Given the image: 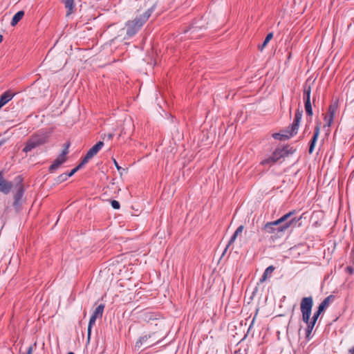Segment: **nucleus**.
<instances>
[{
	"label": "nucleus",
	"instance_id": "30",
	"mask_svg": "<svg viewBox=\"0 0 354 354\" xmlns=\"http://www.w3.org/2000/svg\"><path fill=\"white\" fill-rule=\"evenodd\" d=\"M68 178V176L66 175V173L62 174L57 177L55 179V181L57 183H61L65 180H66Z\"/></svg>",
	"mask_w": 354,
	"mask_h": 354
},
{
	"label": "nucleus",
	"instance_id": "20",
	"mask_svg": "<svg viewBox=\"0 0 354 354\" xmlns=\"http://www.w3.org/2000/svg\"><path fill=\"white\" fill-rule=\"evenodd\" d=\"M284 132L286 133H274L272 134V137L276 140H285L289 139L292 136H290V133H286L285 131Z\"/></svg>",
	"mask_w": 354,
	"mask_h": 354
},
{
	"label": "nucleus",
	"instance_id": "19",
	"mask_svg": "<svg viewBox=\"0 0 354 354\" xmlns=\"http://www.w3.org/2000/svg\"><path fill=\"white\" fill-rule=\"evenodd\" d=\"M271 156L272 159H274V161L277 162L279 159L284 157V152H283L281 148H277L274 150Z\"/></svg>",
	"mask_w": 354,
	"mask_h": 354
},
{
	"label": "nucleus",
	"instance_id": "21",
	"mask_svg": "<svg viewBox=\"0 0 354 354\" xmlns=\"http://www.w3.org/2000/svg\"><path fill=\"white\" fill-rule=\"evenodd\" d=\"M64 6L68 9L66 15L72 13L74 8V0H64Z\"/></svg>",
	"mask_w": 354,
	"mask_h": 354
},
{
	"label": "nucleus",
	"instance_id": "46",
	"mask_svg": "<svg viewBox=\"0 0 354 354\" xmlns=\"http://www.w3.org/2000/svg\"><path fill=\"white\" fill-rule=\"evenodd\" d=\"M67 354H74L73 352H69Z\"/></svg>",
	"mask_w": 354,
	"mask_h": 354
},
{
	"label": "nucleus",
	"instance_id": "7",
	"mask_svg": "<svg viewBox=\"0 0 354 354\" xmlns=\"http://www.w3.org/2000/svg\"><path fill=\"white\" fill-rule=\"evenodd\" d=\"M352 81H353V78L350 79L348 81V82L346 83V84L344 88V92L345 93V94L346 95V103L347 104H348V103L351 104L353 102V93L354 88L353 86Z\"/></svg>",
	"mask_w": 354,
	"mask_h": 354
},
{
	"label": "nucleus",
	"instance_id": "11",
	"mask_svg": "<svg viewBox=\"0 0 354 354\" xmlns=\"http://www.w3.org/2000/svg\"><path fill=\"white\" fill-rule=\"evenodd\" d=\"M320 131V127L319 124L316 125L314 131L313 136L310 142V146H309V153H312L314 151V148L315 146V144L317 142L318 136L319 135Z\"/></svg>",
	"mask_w": 354,
	"mask_h": 354
},
{
	"label": "nucleus",
	"instance_id": "6",
	"mask_svg": "<svg viewBox=\"0 0 354 354\" xmlns=\"http://www.w3.org/2000/svg\"><path fill=\"white\" fill-rule=\"evenodd\" d=\"M24 193V189L23 186L19 183L17 185V191L16 193L14 195V202H13V206L16 209H18L20 208L22 204V197Z\"/></svg>",
	"mask_w": 354,
	"mask_h": 354
},
{
	"label": "nucleus",
	"instance_id": "41",
	"mask_svg": "<svg viewBox=\"0 0 354 354\" xmlns=\"http://www.w3.org/2000/svg\"><path fill=\"white\" fill-rule=\"evenodd\" d=\"M348 352H349L351 354H354V346H353V347H351V348H349Z\"/></svg>",
	"mask_w": 354,
	"mask_h": 354
},
{
	"label": "nucleus",
	"instance_id": "8",
	"mask_svg": "<svg viewBox=\"0 0 354 354\" xmlns=\"http://www.w3.org/2000/svg\"><path fill=\"white\" fill-rule=\"evenodd\" d=\"M151 337V335H144V336L141 337L136 343V345H135L136 348L139 349L143 345H145L146 348H148L158 342V341H156L155 342H148V339H150Z\"/></svg>",
	"mask_w": 354,
	"mask_h": 354
},
{
	"label": "nucleus",
	"instance_id": "45",
	"mask_svg": "<svg viewBox=\"0 0 354 354\" xmlns=\"http://www.w3.org/2000/svg\"><path fill=\"white\" fill-rule=\"evenodd\" d=\"M354 252V248H353L351 250V254H352Z\"/></svg>",
	"mask_w": 354,
	"mask_h": 354
},
{
	"label": "nucleus",
	"instance_id": "28",
	"mask_svg": "<svg viewBox=\"0 0 354 354\" xmlns=\"http://www.w3.org/2000/svg\"><path fill=\"white\" fill-rule=\"evenodd\" d=\"M283 152H284V157L289 156L290 154H292L295 149L293 147H290V146H286L281 149Z\"/></svg>",
	"mask_w": 354,
	"mask_h": 354
},
{
	"label": "nucleus",
	"instance_id": "12",
	"mask_svg": "<svg viewBox=\"0 0 354 354\" xmlns=\"http://www.w3.org/2000/svg\"><path fill=\"white\" fill-rule=\"evenodd\" d=\"M243 225H240L238 227V228L236 230V231L234 232V233L233 234V235L232 236V237L230 238L227 245H226L225 248V250L223 252V255L225 254V252L227 251V250L228 249V248L235 241L236 237L241 234L243 230Z\"/></svg>",
	"mask_w": 354,
	"mask_h": 354
},
{
	"label": "nucleus",
	"instance_id": "16",
	"mask_svg": "<svg viewBox=\"0 0 354 354\" xmlns=\"http://www.w3.org/2000/svg\"><path fill=\"white\" fill-rule=\"evenodd\" d=\"M275 270V267L273 266H268L264 271L263 275L261 276V279H259L260 283H263L266 281L268 277H270L273 271Z\"/></svg>",
	"mask_w": 354,
	"mask_h": 354
},
{
	"label": "nucleus",
	"instance_id": "33",
	"mask_svg": "<svg viewBox=\"0 0 354 354\" xmlns=\"http://www.w3.org/2000/svg\"><path fill=\"white\" fill-rule=\"evenodd\" d=\"M113 164H114V165L115 166V167H116V169H118V171H119V173L120 174V175H122V172H123L124 171H125V169H124V168L121 167L118 165V162H117L115 159H113Z\"/></svg>",
	"mask_w": 354,
	"mask_h": 354
},
{
	"label": "nucleus",
	"instance_id": "43",
	"mask_svg": "<svg viewBox=\"0 0 354 354\" xmlns=\"http://www.w3.org/2000/svg\"><path fill=\"white\" fill-rule=\"evenodd\" d=\"M3 41V36L0 35V43H1Z\"/></svg>",
	"mask_w": 354,
	"mask_h": 354
},
{
	"label": "nucleus",
	"instance_id": "36",
	"mask_svg": "<svg viewBox=\"0 0 354 354\" xmlns=\"http://www.w3.org/2000/svg\"><path fill=\"white\" fill-rule=\"evenodd\" d=\"M113 137V133H109L108 134H104L102 138L103 140L107 139V140H111Z\"/></svg>",
	"mask_w": 354,
	"mask_h": 354
},
{
	"label": "nucleus",
	"instance_id": "44",
	"mask_svg": "<svg viewBox=\"0 0 354 354\" xmlns=\"http://www.w3.org/2000/svg\"><path fill=\"white\" fill-rule=\"evenodd\" d=\"M4 143V140L0 141V147Z\"/></svg>",
	"mask_w": 354,
	"mask_h": 354
},
{
	"label": "nucleus",
	"instance_id": "2",
	"mask_svg": "<svg viewBox=\"0 0 354 354\" xmlns=\"http://www.w3.org/2000/svg\"><path fill=\"white\" fill-rule=\"evenodd\" d=\"M155 8L156 4H153L151 8H148L147 10L145 12V13L139 15L138 17H136L133 20L128 21L126 23L127 35L129 37H131L134 36L139 31V30L150 17L152 12L155 10Z\"/></svg>",
	"mask_w": 354,
	"mask_h": 354
},
{
	"label": "nucleus",
	"instance_id": "26",
	"mask_svg": "<svg viewBox=\"0 0 354 354\" xmlns=\"http://www.w3.org/2000/svg\"><path fill=\"white\" fill-rule=\"evenodd\" d=\"M273 37V33L270 32L267 35L264 41L263 44L259 47L261 50H262L268 44V43L272 39Z\"/></svg>",
	"mask_w": 354,
	"mask_h": 354
},
{
	"label": "nucleus",
	"instance_id": "39",
	"mask_svg": "<svg viewBox=\"0 0 354 354\" xmlns=\"http://www.w3.org/2000/svg\"><path fill=\"white\" fill-rule=\"evenodd\" d=\"M322 314V313H319V310H317L314 315H313V317L316 318V319H318V317H319V315Z\"/></svg>",
	"mask_w": 354,
	"mask_h": 354
},
{
	"label": "nucleus",
	"instance_id": "4",
	"mask_svg": "<svg viewBox=\"0 0 354 354\" xmlns=\"http://www.w3.org/2000/svg\"><path fill=\"white\" fill-rule=\"evenodd\" d=\"M50 132L45 130H40L32 134L27 140L23 151L28 153L33 149L41 146L48 142Z\"/></svg>",
	"mask_w": 354,
	"mask_h": 354
},
{
	"label": "nucleus",
	"instance_id": "14",
	"mask_svg": "<svg viewBox=\"0 0 354 354\" xmlns=\"http://www.w3.org/2000/svg\"><path fill=\"white\" fill-rule=\"evenodd\" d=\"M14 96L15 93L11 92L10 91H7L4 92L0 96V104L3 106L6 103L10 101Z\"/></svg>",
	"mask_w": 354,
	"mask_h": 354
},
{
	"label": "nucleus",
	"instance_id": "34",
	"mask_svg": "<svg viewBox=\"0 0 354 354\" xmlns=\"http://www.w3.org/2000/svg\"><path fill=\"white\" fill-rule=\"evenodd\" d=\"M111 206L115 209H119L120 207V203L118 201L112 200L111 201Z\"/></svg>",
	"mask_w": 354,
	"mask_h": 354
},
{
	"label": "nucleus",
	"instance_id": "1",
	"mask_svg": "<svg viewBox=\"0 0 354 354\" xmlns=\"http://www.w3.org/2000/svg\"><path fill=\"white\" fill-rule=\"evenodd\" d=\"M295 214V210L290 211L274 221L266 223L262 231L267 234H274L277 236H282L286 230L301 219V217H292Z\"/></svg>",
	"mask_w": 354,
	"mask_h": 354
},
{
	"label": "nucleus",
	"instance_id": "17",
	"mask_svg": "<svg viewBox=\"0 0 354 354\" xmlns=\"http://www.w3.org/2000/svg\"><path fill=\"white\" fill-rule=\"evenodd\" d=\"M337 109H338V101L335 100L330 105V106L328 108V111L326 115L334 118L337 111Z\"/></svg>",
	"mask_w": 354,
	"mask_h": 354
},
{
	"label": "nucleus",
	"instance_id": "29",
	"mask_svg": "<svg viewBox=\"0 0 354 354\" xmlns=\"http://www.w3.org/2000/svg\"><path fill=\"white\" fill-rule=\"evenodd\" d=\"M274 163H275V161H274V159H272V156H270L269 158H266L261 162V164L262 165H272Z\"/></svg>",
	"mask_w": 354,
	"mask_h": 354
},
{
	"label": "nucleus",
	"instance_id": "3",
	"mask_svg": "<svg viewBox=\"0 0 354 354\" xmlns=\"http://www.w3.org/2000/svg\"><path fill=\"white\" fill-rule=\"evenodd\" d=\"M313 306V300L312 297H304L301 301L300 309L302 314V320L307 324L306 337L308 340L310 339L312 330L315 325V323L310 321Z\"/></svg>",
	"mask_w": 354,
	"mask_h": 354
},
{
	"label": "nucleus",
	"instance_id": "35",
	"mask_svg": "<svg viewBox=\"0 0 354 354\" xmlns=\"http://www.w3.org/2000/svg\"><path fill=\"white\" fill-rule=\"evenodd\" d=\"M68 147H69V144L67 143L66 145V148L62 151V153L59 156L62 157V158H66V156L68 153Z\"/></svg>",
	"mask_w": 354,
	"mask_h": 354
},
{
	"label": "nucleus",
	"instance_id": "10",
	"mask_svg": "<svg viewBox=\"0 0 354 354\" xmlns=\"http://www.w3.org/2000/svg\"><path fill=\"white\" fill-rule=\"evenodd\" d=\"M12 187V184L10 182H7L3 177L1 173H0V192L3 194H8Z\"/></svg>",
	"mask_w": 354,
	"mask_h": 354
},
{
	"label": "nucleus",
	"instance_id": "5",
	"mask_svg": "<svg viewBox=\"0 0 354 354\" xmlns=\"http://www.w3.org/2000/svg\"><path fill=\"white\" fill-rule=\"evenodd\" d=\"M303 111L297 109L295 113V118L292 124L288 126L285 131L290 133V136H294L297 133L299 123L302 118Z\"/></svg>",
	"mask_w": 354,
	"mask_h": 354
},
{
	"label": "nucleus",
	"instance_id": "24",
	"mask_svg": "<svg viewBox=\"0 0 354 354\" xmlns=\"http://www.w3.org/2000/svg\"><path fill=\"white\" fill-rule=\"evenodd\" d=\"M104 305L100 304L94 310L93 315H95L96 317L100 318L102 317V314L104 312Z\"/></svg>",
	"mask_w": 354,
	"mask_h": 354
},
{
	"label": "nucleus",
	"instance_id": "42",
	"mask_svg": "<svg viewBox=\"0 0 354 354\" xmlns=\"http://www.w3.org/2000/svg\"><path fill=\"white\" fill-rule=\"evenodd\" d=\"M317 320V319H316V318H315V317H312V319H310V321L311 322H313V323H315V324H316Z\"/></svg>",
	"mask_w": 354,
	"mask_h": 354
},
{
	"label": "nucleus",
	"instance_id": "22",
	"mask_svg": "<svg viewBox=\"0 0 354 354\" xmlns=\"http://www.w3.org/2000/svg\"><path fill=\"white\" fill-rule=\"evenodd\" d=\"M142 318L145 322H150L156 319V315L153 313L146 312L142 315Z\"/></svg>",
	"mask_w": 354,
	"mask_h": 354
},
{
	"label": "nucleus",
	"instance_id": "31",
	"mask_svg": "<svg viewBox=\"0 0 354 354\" xmlns=\"http://www.w3.org/2000/svg\"><path fill=\"white\" fill-rule=\"evenodd\" d=\"M88 161H89V160L88 158H86V156H84V158L82 159V160L81 161V162L77 166H76L75 167V169L77 170V171L80 169H81L84 165H86Z\"/></svg>",
	"mask_w": 354,
	"mask_h": 354
},
{
	"label": "nucleus",
	"instance_id": "15",
	"mask_svg": "<svg viewBox=\"0 0 354 354\" xmlns=\"http://www.w3.org/2000/svg\"><path fill=\"white\" fill-rule=\"evenodd\" d=\"M66 161V158L58 156L53 162V163L49 167V171L53 172L57 169L61 165Z\"/></svg>",
	"mask_w": 354,
	"mask_h": 354
},
{
	"label": "nucleus",
	"instance_id": "27",
	"mask_svg": "<svg viewBox=\"0 0 354 354\" xmlns=\"http://www.w3.org/2000/svg\"><path fill=\"white\" fill-rule=\"evenodd\" d=\"M305 111L308 115H313V109L310 101L304 102Z\"/></svg>",
	"mask_w": 354,
	"mask_h": 354
},
{
	"label": "nucleus",
	"instance_id": "23",
	"mask_svg": "<svg viewBox=\"0 0 354 354\" xmlns=\"http://www.w3.org/2000/svg\"><path fill=\"white\" fill-rule=\"evenodd\" d=\"M97 318V317H96L95 315H91V317L90 318L88 325V330H87V335H88V340L90 339V337H91V328H92L93 326L95 324Z\"/></svg>",
	"mask_w": 354,
	"mask_h": 354
},
{
	"label": "nucleus",
	"instance_id": "25",
	"mask_svg": "<svg viewBox=\"0 0 354 354\" xmlns=\"http://www.w3.org/2000/svg\"><path fill=\"white\" fill-rule=\"evenodd\" d=\"M311 88L310 86H305L304 89V102L310 101Z\"/></svg>",
	"mask_w": 354,
	"mask_h": 354
},
{
	"label": "nucleus",
	"instance_id": "9",
	"mask_svg": "<svg viewBox=\"0 0 354 354\" xmlns=\"http://www.w3.org/2000/svg\"><path fill=\"white\" fill-rule=\"evenodd\" d=\"M104 146L103 141H99L97 144H95L94 146H93L86 153V157L88 160H91L93 156H95L99 151Z\"/></svg>",
	"mask_w": 354,
	"mask_h": 354
},
{
	"label": "nucleus",
	"instance_id": "40",
	"mask_svg": "<svg viewBox=\"0 0 354 354\" xmlns=\"http://www.w3.org/2000/svg\"><path fill=\"white\" fill-rule=\"evenodd\" d=\"M346 269H347V270H348L350 273H352V272H353V268H352L351 266H348V267L346 268Z\"/></svg>",
	"mask_w": 354,
	"mask_h": 354
},
{
	"label": "nucleus",
	"instance_id": "37",
	"mask_svg": "<svg viewBox=\"0 0 354 354\" xmlns=\"http://www.w3.org/2000/svg\"><path fill=\"white\" fill-rule=\"evenodd\" d=\"M76 172H77V170L75 169V168H73L69 173H67L66 175L68 178V177H71L73 175H74Z\"/></svg>",
	"mask_w": 354,
	"mask_h": 354
},
{
	"label": "nucleus",
	"instance_id": "18",
	"mask_svg": "<svg viewBox=\"0 0 354 354\" xmlns=\"http://www.w3.org/2000/svg\"><path fill=\"white\" fill-rule=\"evenodd\" d=\"M24 15V12L23 10H20L17 12L12 17L11 21V26H15L17 24V23L22 19Z\"/></svg>",
	"mask_w": 354,
	"mask_h": 354
},
{
	"label": "nucleus",
	"instance_id": "32",
	"mask_svg": "<svg viewBox=\"0 0 354 354\" xmlns=\"http://www.w3.org/2000/svg\"><path fill=\"white\" fill-rule=\"evenodd\" d=\"M333 118H333L332 116H328L326 115L324 117V120L326 122L324 126L330 127L333 121Z\"/></svg>",
	"mask_w": 354,
	"mask_h": 354
},
{
	"label": "nucleus",
	"instance_id": "13",
	"mask_svg": "<svg viewBox=\"0 0 354 354\" xmlns=\"http://www.w3.org/2000/svg\"><path fill=\"white\" fill-rule=\"evenodd\" d=\"M334 299L333 295H329L327 297H326L322 303L319 304L317 310L319 311V313H323L324 310L329 306L330 303Z\"/></svg>",
	"mask_w": 354,
	"mask_h": 354
},
{
	"label": "nucleus",
	"instance_id": "38",
	"mask_svg": "<svg viewBox=\"0 0 354 354\" xmlns=\"http://www.w3.org/2000/svg\"><path fill=\"white\" fill-rule=\"evenodd\" d=\"M234 354H245V351H242L241 349L236 350L234 353Z\"/></svg>",
	"mask_w": 354,
	"mask_h": 354
}]
</instances>
